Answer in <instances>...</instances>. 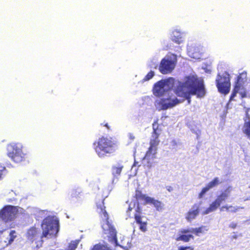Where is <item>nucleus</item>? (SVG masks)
Instances as JSON below:
<instances>
[{
    "label": "nucleus",
    "mask_w": 250,
    "mask_h": 250,
    "mask_svg": "<svg viewBox=\"0 0 250 250\" xmlns=\"http://www.w3.org/2000/svg\"><path fill=\"white\" fill-rule=\"evenodd\" d=\"M221 183L218 177H215L209 182L205 187H204L201 192L198 194V198L199 199L202 198L205 194L208 192L211 188L216 187Z\"/></svg>",
    "instance_id": "2eb2a0df"
},
{
    "label": "nucleus",
    "mask_w": 250,
    "mask_h": 250,
    "mask_svg": "<svg viewBox=\"0 0 250 250\" xmlns=\"http://www.w3.org/2000/svg\"><path fill=\"white\" fill-rule=\"evenodd\" d=\"M201 202L194 204L186 214L185 218L188 222H191L199 214L201 210Z\"/></svg>",
    "instance_id": "f8f14e48"
},
{
    "label": "nucleus",
    "mask_w": 250,
    "mask_h": 250,
    "mask_svg": "<svg viewBox=\"0 0 250 250\" xmlns=\"http://www.w3.org/2000/svg\"><path fill=\"white\" fill-rule=\"evenodd\" d=\"M220 205L221 204L215 199L210 204L209 206L206 208L204 212V214H207L216 210L220 207Z\"/></svg>",
    "instance_id": "aec40b11"
},
{
    "label": "nucleus",
    "mask_w": 250,
    "mask_h": 250,
    "mask_svg": "<svg viewBox=\"0 0 250 250\" xmlns=\"http://www.w3.org/2000/svg\"><path fill=\"white\" fill-rule=\"evenodd\" d=\"M153 131L152 135H156L159 137L162 129L160 128V125L158 123V121H155L152 124Z\"/></svg>",
    "instance_id": "4be33fe9"
},
{
    "label": "nucleus",
    "mask_w": 250,
    "mask_h": 250,
    "mask_svg": "<svg viewBox=\"0 0 250 250\" xmlns=\"http://www.w3.org/2000/svg\"><path fill=\"white\" fill-rule=\"evenodd\" d=\"M166 96H167L166 97L163 96L155 102V105L159 110H167L182 102L177 98H172L171 96L169 95V93L167 94Z\"/></svg>",
    "instance_id": "0eeeda50"
},
{
    "label": "nucleus",
    "mask_w": 250,
    "mask_h": 250,
    "mask_svg": "<svg viewBox=\"0 0 250 250\" xmlns=\"http://www.w3.org/2000/svg\"><path fill=\"white\" fill-rule=\"evenodd\" d=\"M42 233L39 228L33 226L27 230L26 238L30 244H34L35 247L39 249L42 247L43 238L49 236L56 237L59 231V221L50 217L44 218L41 224Z\"/></svg>",
    "instance_id": "f257e3e1"
},
{
    "label": "nucleus",
    "mask_w": 250,
    "mask_h": 250,
    "mask_svg": "<svg viewBox=\"0 0 250 250\" xmlns=\"http://www.w3.org/2000/svg\"><path fill=\"white\" fill-rule=\"evenodd\" d=\"M132 208L129 206L126 210V212L127 213V215H128L129 218L132 217V216H131V211H132Z\"/></svg>",
    "instance_id": "7c9ffc66"
},
{
    "label": "nucleus",
    "mask_w": 250,
    "mask_h": 250,
    "mask_svg": "<svg viewBox=\"0 0 250 250\" xmlns=\"http://www.w3.org/2000/svg\"><path fill=\"white\" fill-rule=\"evenodd\" d=\"M10 238L8 240V244H11L14 240V239L16 238V232L15 230H12L10 231L9 233Z\"/></svg>",
    "instance_id": "bb28decb"
},
{
    "label": "nucleus",
    "mask_w": 250,
    "mask_h": 250,
    "mask_svg": "<svg viewBox=\"0 0 250 250\" xmlns=\"http://www.w3.org/2000/svg\"><path fill=\"white\" fill-rule=\"evenodd\" d=\"M241 77L239 75L237 77V80L235 83L232 92L230 96V100H232L236 96L237 93H239L241 98H244L246 96V90L244 88L242 84L240 83Z\"/></svg>",
    "instance_id": "ddd939ff"
},
{
    "label": "nucleus",
    "mask_w": 250,
    "mask_h": 250,
    "mask_svg": "<svg viewBox=\"0 0 250 250\" xmlns=\"http://www.w3.org/2000/svg\"><path fill=\"white\" fill-rule=\"evenodd\" d=\"M93 250H111L109 248L104 245H96Z\"/></svg>",
    "instance_id": "cd10ccee"
},
{
    "label": "nucleus",
    "mask_w": 250,
    "mask_h": 250,
    "mask_svg": "<svg viewBox=\"0 0 250 250\" xmlns=\"http://www.w3.org/2000/svg\"><path fill=\"white\" fill-rule=\"evenodd\" d=\"M188 249H189L190 250H193V249L189 246L187 247H180L178 250H187Z\"/></svg>",
    "instance_id": "2f4dec72"
},
{
    "label": "nucleus",
    "mask_w": 250,
    "mask_h": 250,
    "mask_svg": "<svg viewBox=\"0 0 250 250\" xmlns=\"http://www.w3.org/2000/svg\"><path fill=\"white\" fill-rule=\"evenodd\" d=\"M223 209H225L227 211L236 212L238 210L239 208L233 207L232 206H224L222 207L221 210H223Z\"/></svg>",
    "instance_id": "393cba45"
},
{
    "label": "nucleus",
    "mask_w": 250,
    "mask_h": 250,
    "mask_svg": "<svg viewBox=\"0 0 250 250\" xmlns=\"http://www.w3.org/2000/svg\"><path fill=\"white\" fill-rule=\"evenodd\" d=\"M215 81L216 86L220 93L224 95L229 93L231 84L229 75L228 72H225L222 75L218 74Z\"/></svg>",
    "instance_id": "423d86ee"
},
{
    "label": "nucleus",
    "mask_w": 250,
    "mask_h": 250,
    "mask_svg": "<svg viewBox=\"0 0 250 250\" xmlns=\"http://www.w3.org/2000/svg\"><path fill=\"white\" fill-rule=\"evenodd\" d=\"M172 40L177 44H180L183 42L182 37L179 36L176 37L174 36L172 38Z\"/></svg>",
    "instance_id": "c756f323"
},
{
    "label": "nucleus",
    "mask_w": 250,
    "mask_h": 250,
    "mask_svg": "<svg viewBox=\"0 0 250 250\" xmlns=\"http://www.w3.org/2000/svg\"><path fill=\"white\" fill-rule=\"evenodd\" d=\"M231 190V187L229 186L227 187L217 196V198L215 199L221 204L222 202H225L228 198L230 195Z\"/></svg>",
    "instance_id": "dca6fc26"
},
{
    "label": "nucleus",
    "mask_w": 250,
    "mask_h": 250,
    "mask_svg": "<svg viewBox=\"0 0 250 250\" xmlns=\"http://www.w3.org/2000/svg\"><path fill=\"white\" fill-rule=\"evenodd\" d=\"M154 76V72L153 71H149L144 78L143 81H147L153 78Z\"/></svg>",
    "instance_id": "c85d7f7f"
},
{
    "label": "nucleus",
    "mask_w": 250,
    "mask_h": 250,
    "mask_svg": "<svg viewBox=\"0 0 250 250\" xmlns=\"http://www.w3.org/2000/svg\"><path fill=\"white\" fill-rule=\"evenodd\" d=\"M93 146L98 157L103 158L115 151L117 143L112 137L102 136L93 143Z\"/></svg>",
    "instance_id": "7ed1b4c3"
},
{
    "label": "nucleus",
    "mask_w": 250,
    "mask_h": 250,
    "mask_svg": "<svg viewBox=\"0 0 250 250\" xmlns=\"http://www.w3.org/2000/svg\"><path fill=\"white\" fill-rule=\"evenodd\" d=\"M175 93L190 102V96L196 95L197 98H203L206 94L204 80L196 75L185 77L183 82H179L174 89Z\"/></svg>",
    "instance_id": "f03ea898"
},
{
    "label": "nucleus",
    "mask_w": 250,
    "mask_h": 250,
    "mask_svg": "<svg viewBox=\"0 0 250 250\" xmlns=\"http://www.w3.org/2000/svg\"><path fill=\"white\" fill-rule=\"evenodd\" d=\"M175 66V62L171 59L163 58L159 65V70L163 74L171 73L174 69Z\"/></svg>",
    "instance_id": "9b49d317"
},
{
    "label": "nucleus",
    "mask_w": 250,
    "mask_h": 250,
    "mask_svg": "<svg viewBox=\"0 0 250 250\" xmlns=\"http://www.w3.org/2000/svg\"><path fill=\"white\" fill-rule=\"evenodd\" d=\"M151 137L149 142V146L144 157V160L146 159L148 161L153 160L156 158L157 146L160 143L159 137L157 135L151 134Z\"/></svg>",
    "instance_id": "9d476101"
},
{
    "label": "nucleus",
    "mask_w": 250,
    "mask_h": 250,
    "mask_svg": "<svg viewBox=\"0 0 250 250\" xmlns=\"http://www.w3.org/2000/svg\"><path fill=\"white\" fill-rule=\"evenodd\" d=\"M134 197L138 201H144V204L146 205L147 204V201L149 200L148 199L150 198V197L147 196L145 194H144L141 190L139 189H136L135 190V193L134 196Z\"/></svg>",
    "instance_id": "a211bd4d"
},
{
    "label": "nucleus",
    "mask_w": 250,
    "mask_h": 250,
    "mask_svg": "<svg viewBox=\"0 0 250 250\" xmlns=\"http://www.w3.org/2000/svg\"><path fill=\"white\" fill-rule=\"evenodd\" d=\"M238 237V235L235 234L232 236L231 238L234 239H236Z\"/></svg>",
    "instance_id": "e433bc0d"
},
{
    "label": "nucleus",
    "mask_w": 250,
    "mask_h": 250,
    "mask_svg": "<svg viewBox=\"0 0 250 250\" xmlns=\"http://www.w3.org/2000/svg\"><path fill=\"white\" fill-rule=\"evenodd\" d=\"M208 230L206 226H201L198 228L191 229V232L194 233L196 236H199L200 233H204Z\"/></svg>",
    "instance_id": "5701e85b"
},
{
    "label": "nucleus",
    "mask_w": 250,
    "mask_h": 250,
    "mask_svg": "<svg viewBox=\"0 0 250 250\" xmlns=\"http://www.w3.org/2000/svg\"><path fill=\"white\" fill-rule=\"evenodd\" d=\"M124 167V166L120 164H118L116 166H113L112 167V175L115 177V176H119L121 172L122 171V169Z\"/></svg>",
    "instance_id": "412c9836"
},
{
    "label": "nucleus",
    "mask_w": 250,
    "mask_h": 250,
    "mask_svg": "<svg viewBox=\"0 0 250 250\" xmlns=\"http://www.w3.org/2000/svg\"><path fill=\"white\" fill-rule=\"evenodd\" d=\"M246 117L248 120H244L243 132L250 140V117L248 114L246 115Z\"/></svg>",
    "instance_id": "6ab92c4d"
},
{
    "label": "nucleus",
    "mask_w": 250,
    "mask_h": 250,
    "mask_svg": "<svg viewBox=\"0 0 250 250\" xmlns=\"http://www.w3.org/2000/svg\"><path fill=\"white\" fill-rule=\"evenodd\" d=\"M104 201V199L97 203V210L102 220L105 222V223L102 225V228L104 233L109 234L108 236L109 241L117 245L118 242L117 231L114 226L108 221L109 216L105 210Z\"/></svg>",
    "instance_id": "20e7f679"
},
{
    "label": "nucleus",
    "mask_w": 250,
    "mask_h": 250,
    "mask_svg": "<svg viewBox=\"0 0 250 250\" xmlns=\"http://www.w3.org/2000/svg\"><path fill=\"white\" fill-rule=\"evenodd\" d=\"M181 233L183 234H186L188 232H191V229H184L181 230Z\"/></svg>",
    "instance_id": "72a5a7b5"
},
{
    "label": "nucleus",
    "mask_w": 250,
    "mask_h": 250,
    "mask_svg": "<svg viewBox=\"0 0 250 250\" xmlns=\"http://www.w3.org/2000/svg\"><path fill=\"white\" fill-rule=\"evenodd\" d=\"M82 193V190L80 188L73 189L71 191V196L73 198H77L80 196Z\"/></svg>",
    "instance_id": "a878e982"
},
{
    "label": "nucleus",
    "mask_w": 250,
    "mask_h": 250,
    "mask_svg": "<svg viewBox=\"0 0 250 250\" xmlns=\"http://www.w3.org/2000/svg\"><path fill=\"white\" fill-rule=\"evenodd\" d=\"M167 189L169 192L173 190V188L171 186L167 187Z\"/></svg>",
    "instance_id": "c9c22d12"
},
{
    "label": "nucleus",
    "mask_w": 250,
    "mask_h": 250,
    "mask_svg": "<svg viewBox=\"0 0 250 250\" xmlns=\"http://www.w3.org/2000/svg\"><path fill=\"white\" fill-rule=\"evenodd\" d=\"M148 200L147 204L153 205L157 211H161L163 209L164 205L162 202L152 197H150Z\"/></svg>",
    "instance_id": "f3484780"
},
{
    "label": "nucleus",
    "mask_w": 250,
    "mask_h": 250,
    "mask_svg": "<svg viewBox=\"0 0 250 250\" xmlns=\"http://www.w3.org/2000/svg\"><path fill=\"white\" fill-rule=\"evenodd\" d=\"M168 80H161L155 83L153 87V94L158 97L165 96L169 93L170 87Z\"/></svg>",
    "instance_id": "1a4fd4ad"
},
{
    "label": "nucleus",
    "mask_w": 250,
    "mask_h": 250,
    "mask_svg": "<svg viewBox=\"0 0 250 250\" xmlns=\"http://www.w3.org/2000/svg\"><path fill=\"white\" fill-rule=\"evenodd\" d=\"M192 238L193 239L194 237L192 234H188V235H185V234H182L180 235L179 237H178L176 239V241H182L185 242H188L190 239Z\"/></svg>",
    "instance_id": "b1692460"
},
{
    "label": "nucleus",
    "mask_w": 250,
    "mask_h": 250,
    "mask_svg": "<svg viewBox=\"0 0 250 250\" xmlns=\"http://www.w3.org/2000/svg\"><path fill=\"white\" fill-rule=\"evenodd\" d=\"M237 226V224L236 223L232 222L229 225V227L231 229H234Z\"/></svg>",
    "instance_id": "473e14b6"
},
{
    "label": "nucleus",
    "mask_w": 250,
    "mask_h": 250,
    "mask_svg": "<svg viewBox=\"0 0 250 250\" xmlns=\"http://www.w3.org/2000/svg\"><path fill=\"white\" fill-rule=\"evenodd\" d=\"M101 125L105 126L107 129H110V126L107 123H104L103 124H101Z\"/></svg>",
    "instance_id": "f704fd0d"
},
{
    "label": "nucleus",
    "mask_w": 250,
    "mask_h": 250,
    "mask_svg": "<svg viewBox=\"0 0 250 250\" xmlns=\"http://www.w3.org/2000/svg\"><path fill=\"white\" fill-rule=\"evenodd\" d=\"M20 208L18 206H4L0 209V219L5 223L13 221L19 213Z\"/></svg>",
    "instance_id": "6e6552de"
},
{
    "label": "nucleus",
    "mask_w": 250,
    "mask_h": 250,
    "mask_svg": "<svg viewBox=\"0 0 250 250\" xmlns=\"http://www.w3.org/2000/svg\"><path fill=\"white\" fill-rule=\"evenodd\" d=\"M142 209L138 204L137 208H135V213L134 215V218L135 220V222L139 225L140 229L143 231L145 232L147 230V222L142 221Z\"/></svg>",
    "instance_id": "4468645a"
},
{
    "label": "nucleus",
    "mask_w": 250,
    "mask_h": 250,
    "mask_svg": "<svg viewBox=\"0 0 250 250\" xmlns=\"http://www.w3.org/2000/svg\"><path fill=\"white\" fill-rule=\"evenodd\" d=\"M23 146L19 143L12 142L7 145V155L15 163H21L25 160V154L22 151Z\"/></svg>",
    "instance_id": "39448f33"
}]
</instances>
